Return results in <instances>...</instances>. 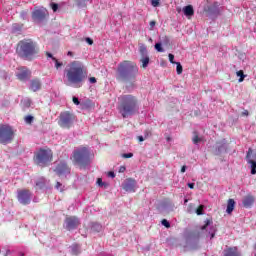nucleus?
<instances>
[{"mask_svg": "<svg viewBox=\"0 0 256 256\" xmlns=\"http://www.w3.org/2000/svg\"><path fill=\"white\" fill-rule=\"evenodd\" d=\"M242 115H243L244 117H249V111H248V110H244V111L242 112Z\"/></svg>", "mask_w": 256, "mask_h": 256, "instance_id": "obj_49", "label": "nucleus"}, {"mask_svg": "<svg viewBox=\"0 0 256 256\" xmlns=\"http://www.w3.org/2000/svg\"><path fill=\"white\" fill-rule=\"evenodd\" d=\"M176 73L177 75H181L183 73V66L181 62H176Z\"/></svg>", "mask_w": 256, "mask_h": 256, "instance_id": "obj_26", "label": "nucleus"}, {"mask_svg": "<svg viewBox=\"0 0 256 256\" xmlns=\"http://www.w3.org/2000/svg\"><path fill=\"white\" fill-rule=\"evenodd\" d=\"M35 118L33 117V116H31V115H28V116H26L25 118H24V120H25V123H27V125H31V123H33V120H34Z\"/></svg>", "mask_w": 256, "mask_h": 256, "instance_id": "obj_30", "label": "nucleus"}, {"mask_svg": "<svg viewBox=\"0 0 256 256\" xmlns=\"http://www.w3.org/2000/svg\"><path fill=\"white\" fill-rule=\"evenodd\" d=\"M212 223H213L212 219H206L205 224L201 227V231H205V229H207L208 226L211 225Z\"/></svg>", "mask_w": 256, "mask_h": 256, "instance_id": "obj_27", "label": "nucleus"}, {"mask_svg": "<svg viewBox=\"0 0 256 256\" xmlns=\"http://www.w3.org/2000/svg\"><path fill=\"white\" fill-rule=\"evenodd\" d=\"M118 101V111L123 119H127V117H131V115L139 113V100L134 95H121Z\"/></svg>", "mask_w": 256, "mask_h": 256, "instance_id": "obj_3", "label": "nucleus"}, {"mask_svg": "<svg viewBox=\"0 0 256 256\" xmlns=\"http://www.w3.org/2000/svg\"><path fill=\"white\" fill-rule=\"evenodd\" d=\"M137 75H139V67L137 66V63L124 60L118 65L116 74L117 81L133 85L137 79Z\"/></svg>", "mask_w": 256, "mask_h": 256, "instance_id": "obj_1", "label": "nucleus"}, {"mask_svg": "<svg viewBox=\"0 0 256 256\" xmlns=\"http://www.w3.org/2000/svg\"><path fill=\"white\" fill-rule=\"evenodd\" d=\"M185 171H187V166H182L181 173H185Z\"/></svg>", "mask_w": 256, "mask_h": 256, "instance_id": "obj_52", "label": "nucleus"}, {"mask_svg": "<svg viewBox=\"0 0 256 256\" xmlns=\"http://www.w3.org/2000/svg\"><path fill=\"white\" fill-rule=\"evenodd\" d=\"M16 53L21 59H27L31 61L35 59V56L39 54V48L37 44L31 39H24L18 42L16 47Z\"/></svg>", "mask_w": 256, "mask_h": 256, "instance_id": "obj_4", "label": "nucleus"}, {"mask_svg": "<svg viewBox=\"0 0 256 256\" xmlns=\"http://www.w3.org/2000/svg\"><path fill=\"white\" fill-rule=\"evenodd\" d=\"M97 185H99V187H103V179L98 178L97 179Z\"/></svg>", "mask_w": 256, "mask_h": 256, "instance_id": "obj_44", "label": "nucleus"}, {"mask_svg": "<svg viewBox=\"0 0 256 256\" xmlns=\"http://www.w3.org/2000/svg\"><path fill=\"white\" fill-rule=\"evenodd\" d=\"M162 225L166 227V229H169L171 227V224L169 223V221H167V219L162 220Z\"/></svg>", "mask_w": 256, "mask_h": 256, "instance_id": "obj_36", "label": "nucleus"}, {"mask_svg": "<svg viewBox=\"0 0 256 256\" xmlns=\"http://www.w3.org/2000/svg\"><path fill=\"white\" fill-rule=\"evenodd\" d=\"M53 61L55 63V69L59 70L60 67H63V62H59L57 58H53Z\"/></svg>", "mask_w": 256, "mask_h": 256, "instance_id": "obj_31", "label": "nucleus"}, {"mask_svg": "<svg viewBox=\"0 0 256 256\" xmlns=\"http://www.w3.org/2000/svg\"><path fill=\"white\" fill-rule=\"evenodd\" d=\"M224 256H241L237 247H230L224 250Z\"/></svg>", "mask_w": 256, "mask_h": 256, "instance_id": "obj_17", "label": "nucleus"}, {"mask_svg": "<svg viewBox=\"0 0 256 256\" xmlns=\"http://www.w3.org/2000/svg\"><path fill=\"white\" fill-rule=\"evenodd\" d=\"M122 157H124V159H131V157H133V153L123 154Z\"/></svg>", "mask_w": 256, "mask_h": 256, "instance_id": "obj_41", "label": "nucleus"}, {"mask_svg": "<svg viewBox=\"0 0 256 256\" xmlns=\"http://www.w3.org/2000/svg\"><path fill=\"white\" fill-rule=\"evenodd\" d=\"M50 7L54 13H57V11L59 10V4L57 3H54V2L50 3Z\"/></svg>", "mask_w": 256, "mask_h": 256, "instance_id": "obj_29", "label": "nucleus"}, {"mask_svg": "<svg viewBox=\"0 0 256 256\" xmlns=\"http://www.w3.org/2000/svg\"><path fill=\"white\" fill-rule=\"evenodd\" d=\"M123 171H125V166L120 167V172L123 173Z\"/></svg>", "mask_w": 256, "mask_h": 256, "instance_id": "obj_55", "label": "nucleus"}, {"mask_svg": "<svg viewBox=\"0 0 256 256\" xmlns=\"http://www.w3.org/2000/svg\"><path fill=\"white\" fill-rule=\"evenodd\" d=\"M149 61H150L149 55L141 56L140 63H142L141 64L142 69H147V67H149Z\"/></svg>", "mask_w": 256, "mask_h": 256, "instance_id": "obj_21", "label": "nucleus"}, {"mask_svg": "<svg viewBox=\"0 0 256 256\" xmlns=\"http://www.w3.org/2000/svg\"><path fill=\"white\" fill-rule=\"evenodd\" d=\"M46 57H49L50 59H55V57H53V54H51V52H46Z\"/></svg>", "mask_w": 256, "mask_h": 256, "instance_id": "obj_46", "label": "nucleus"}, {"mask_svg": "<svg viewBox=\"0 0 256 256\" xmlns=\"http://www.w3.org/2000/svg\"><path fill=\"white\" fill-rule=\"evenodd\" d=\"M55 172L59 177H61V175H68L69 173H71V168H69V165H67V163L60 162L57 165Z\"/></svg>", "mask_w": 256, "mask_h": 256, "instance_id": "obj_13", "label": "nucleus"}, {"mask_svg": "<svg viewBox=\"0 0 256 256\" xmlns=\"http://www.w3.org/2000/svg\"><path fill=\"white\" fill-rule=\"evenodd\" d=\"M33 199V192L29 189L17 190V200L21 205H29Z\"/></svg>", "mask_w": 256, "mask_h": 256, "instance_id": "obj_9", "label": "nucleus"}, {"mask_svg": "<svg viewBox=\"0 0 256 256\" xmlns=\"http://www.w3.org/2000/svg\"><path fill=\"white\" fill-rule=\"evenodd\" d=\"M155 25H157V22L155 20L150 21V31H153Z\"/></svg>", "mask_w": 256, "mask_h": 256, "instance_id": "obj_40", "label": "nucleus"}, {"mask_svg": "<svg viewBox=\"0 0 256 256\" xmlns=\"http://www.w3.org/2000/svg\"><path fill=\"white\" fill-rule=\"evenodd\" d=\"M90 83H97V78L96 77H91L89 79Z\"/></svg>", "mask_w": 256, "mask_h": 256, "instance_id": "obj_48", "label": "nucleus"}, {"mask_svg": "<svg viewBox=\"0 0 256 256\" xmlns=\"http://www.w3.org/2000/svg\"><path fill=\"white\" fill-rule=\"evenodd\" d=\"M33 159L39 167H48L51 161H53V150L49 147L39 148L34 153Z\"/></svg>", "mask_w": 256, "mask_h": 256, "instance_id": "obj_6", "label": "nucleus"}, {"mask_svg": "<svg viewBox=\"0 0 256 256\" xmlns=\"http://www.w3.org/2000/svg\"><path fill=\"white\" fill-rule=\"evenodd\" d=\"M236 75H237V77H240L239 78V83H243V81H245V73L243 72V70H240V71H238V72H236Z\"/></svg>", "mask_w": 256, "mask_h": 256, "instance_id": "obj_24", "label": "nucleus"}, {"mask_svg": "<svg viewBox=\"0 0 256 256\" xmlns=\"http://www.w3.org/2000/svg\"><path fill=\"white\" fill-rule=\"evenodd\" d=\"M86 43H88V45H93V39L86 38Z\"/></svg>", "mask_w": 256, "mask_h": 256, "instance_id": "obj_47", "label": "nucleus"}, {"mask_svg": "<svg viewBox=\"0 0 256 256\" xmlns=\"http://www.w3.org/2000/svg\"><path fill=\"white\" fill-rule=\"evenodd\" d=\"M251 155H253V149L249 148L246 154V161L250 165L251 174L256 175V161L251 159Z\"/></svg>", "mask_w": 256, "mask_h": 256, "instance_id": "obj_15", "label": "nucleus"}, {"mask_svg": "<svg viewBox=\"0 0 256 256\" xmlns=\"http://www.w3.org/2000/svg\"><path fill=\"white\" fill-rule=\"evenodd\" d=\"M155 49L159 52V53H163V47H161V43H156L155 44Z\"/></svg>", "mask_w": 256, "mask_h": 256, "instance_id": "obj_34", "label": "nucleus"}, {"mask_svg": "<svg viewBox=\"0 0 256 256\" xmlns=\"http://www.w3.org/2000/svg\"><path fill=\"white\" fill-rule=\"evenodd\" d=\"M138 141H140V143H141V142L145 141V138H143V136H138Z\"/></svg>", "mask_w": 256, "mask_h": 256, "instance_id": "obj_53", "label": "nucleus"}, {"mask_svg": "<svg viewBox=\"0 0 256 256\" xmlns=\"http://www.w3.org/2000/svg\"><path fill=\"white\" fill-rule=\"evenodd\" d=\"M199 141H201V138H199V135H194L192 142L194 143V145H197V143H199Z\"/></svg>", "mask_w": 256, "mask_h": 256, "instance_id": "obj_35", "label": "nucleus"}, {"mask_svg": "<svg viewBox=\"0 0 256 256\" xmlns=\"http://www.w3.org/2000/svg\"><path fill=\"white\" fill-rule=\"evenodd\" d=\"M205 206L200 205L197 209H196V215H203V209Z\"/></svg>", "mask_w": 256, "mask_h": 256, "instance_id": "obj_33", "label": "nucleus"}, {"mask_svg": "<svg viewBox=\"0 0 256 256\" xmlns=\"http://www.w3.org/2000/svg\"><path fill=\"white\" fill-rule=\"evenodd\" d=\"M93 229H96V231H101V225L100 224H94Z\"/></svg>", "mask_w": 256, "mask_h": 256, "instance_id": "obj_43", "label": "nucleus"}, {"mask_svg": "<svg viewBox=\"0 0 256 256\" xmlns=\"http://www.w3.org/2000/svg\"><path fill=\"white\" fill-rule=\"evenodd\" d=\"M183 13L186 17H193V15H195V10L192 5H188L183 8Z\"/></svg>", "mask_w": 256, "mask_h": 256, "instance_id": "obj_19", "label": "nucleus"}, {"mask_svg": "<svg viewBox=\"0 0 256 256\" xmlns=\"http://www.w3.org/2000/svg\"><path fill=\"white\" fill-rule=\"evenodd\" d=\"M67 55H68L69 57H73V52L68 51Z\"/></svg>", "mask_w": 256, "mask_h": 256, "instance_id": "obj_54", "label": "nucleus"}, {"mask_svg": "<svg viewBox=\"0 0 256 256\" xmlns=\"http://www.w3.org/2000/svg\"><path fill=\"white\" fill-rule=\"evenodd\" d=\"M234 209H235V200L229 199L228 203H227L226 213L231 215L233 213Z\"/></svg>", "mask_w": 256, "mask_h": 256, "instance_id": "obj_20", "label": "nucleus"}, {"mask_svg": "<svg viewBox=\"0 0 256 256\" xmlns=\"http://www.w3.org/2000/svg\"><path fill=\"white\" fill-rule=\"evenodd\" d=\"M159 1L161 0H151L152 7H159Z\"/></svg>", "mask_w": 256, "mask_h": 256, "instance_id": "obj_39", "label": "nucleus"}, {"mask_svg": "<svg viewBox=\"0 0 256 256\" xmlns=\"http://www.w3.org/2000/svg\"><path fill=\"white\" fill-rule=\"evenodd\" d=\"M185 203H187V199L185 200Z\"/></svg>", "mask_w": 256, "mask_h": 256, "instance_id": "obj_58", "label": "nucleus"}, {"mask_svg": "<svg viewBox=\"0 0 256 256\" xmlns=\"http://www.w3.org/2000/svg\"><path fill=\"white\" fill-rule=\"evenodd\" d=\"M60 192L63 193V188H60Z\"/></svg>", "mask_w": 256, "mask_h": 256, "instance_id": "obj_56", "label": "nucleus"}, {"mask_svg": "<svg viewBox=\"0 0 256 256\" xmlns=\"http://www.w3.org/2000/svg\"><path fill=\"white\" fill-rule=\"evenodd\" d=\"M72 162L80 169H85L91 164V152L87 147H80L74 150L72 155Z\"/></svg>", "mask_w": 256, "mask_h": 256, "instance_id": "obj_5", "label": "nucleus"}, {"mask_svg": "<svg viewBox=\"0 0 256 256\" xmlns=\"http://www.w3.org/2000/svg\"><path fill=\"white\" fill-rule=\"evenodd\" d=\"M189 189H195V183H188Z\"/></svg>", "mask_w": 256, "mask_h": 256, "instance_id": "obj_51", "label": "nucleus"}, {"mask_svg": "<svg viewBox=\"0 0 256 256\" xmlns=\"http://www.w3.org/2000/svg\"><path fill=\"white\" fill-rule=\"evenodd\" d=\"M89 2V0H76V5L77 7H87V3Z\"/></svg>", "mask_w": 256, "mask_h": 256, "instance_id": "obj_25", "label": "nucleus"}, {"mask_svg": "<svg viewBox=\"0 0 256 256\" xmlns=\"http://www.w3.org/2000/svg\"><path fill=\"white\" fill-rule=\"evenodd\" d=\"M215 228H211V230L208 232V235H210V239H213L215 237Z\"/></svg>", "mask_w": 256, "mask_h": 256, "instance_id": "obj_38", "label": "nucleus"}, {"mask_svg": "<svg viewBox=\"0 0 256 256\" xmlns=\"http://www.w3.org/2000/svg\"><path fill=\"white\" fill-rule=\"evenodd\" d=\"M242 203L244 207L249 208L255 203V198L251 195L245 196Z\"/></svg>", "mask_w": 256, "mask_h": 256, "instance_id": "obj_18", "label": "nucleus"}, {"mask_svg": "<svg viewBox=\"0 0 256 256\" xmlns=\"http://www.w3.org/2000/svg\"><path fill=\"white\" fill-rule=\"evenodd\" d=\"M139 52H140L141 57L147 56V46H145V44H140Z\"/></svg>", "mask_w": 256, "mask_h": 256, "instance_id": "obj_22", "label": "nucleus"}, {"mask_svg": "<svg viewBox=\"0 0 256 256\" xmlns=\"http://www.w3.org/2000/svg\"><path fill=\"white\" fill-rule=\"evenodd\" d=\"M137 186V181L133 178H127L123 183H122V189L124 191H127L128 193H135V187Z\"/></svg>", "mask_w": 256, "mask_h": 256, "instance_id": "obj_12", "label": "nucleus"}, {"mask_svg": "<svg viewBox=\"0 0 256 256\" xmlns=\"http://www.w3.org/2000/svg\"><path fill=\"white\" fill-rule=\"evenodd\" d=\"M18 71L19 72L16 74V76L19 81H27V79L31 77V71H29L27 67H20Z\"/></svg>", "mask_w": 256, "mask_h": 256, "instance_id": "obj_14", "label": "nucleus"}, {"mask_svg": "<svg viewBox=\"0 0 256 256\" xmlns=\"http://www.w3.org/2000/svg\"><path fill=\"white\" fill-rule=\"evenodd\" d=\"M20 256H25V254L24 253H21V255Z\"/></svg>", "mask_w": 256, "mask_h": 256, "instance_id": "obj_57", "label": "nucleus"}, {"mask_svg": "<svg viewBox=\"0 0 256 256\" xmlns=\"http://www.w3.org/2000/svg\"><path fill=\"white\" fill-rule=\"evenodd\" d=\"M108 177H111V179H115V172L113 171L108 172Z\"/></svg>", "mask_w": 256, "mask_h": 256, "instance_id": "obj_45", "label": "nucleus"}, {"mask_svg": "<svg viewBox=\"0 0 256 256\" xmlns=\"http://www.w3.org/2000/svg\"><path fill=\"white\" fill-rule=\"evenodd\" d=\"M64 223L65 229H67V231H73L81 225V222L79 221V218H77V216L66 217Z\"/></svg>", "mask_w": 256, "mask_h": 256, "instance_id": "obj_11", "label": "nucleus"}, {"mask_svg": "<svg viewBox=\"0 0 256 256\" xmlns=\"http://www.w3.org/2000/svg\"><path fill=\"white\" fill-rule=\"evenodd\" d=\"M15 139V130L9 124H0V143L1 145H9Z\"/></svg>", "mask_w": 256, "mask_h": 256, "instance_id": "obj_7", "label": "nucleus"}, {"mask_svg": "<svg viewBox=\"0 0 256 256\" xmlns=\"http://www.w3.org/2000/svg\"><path fill=\"white\" fill-rule=\"evenodd\" d=\"M68 83L73 85H78V83H83L87 77V68L85 64L81 61H72L68 68L64 71Z\"/></svg>", "mask_w": 256, "mask_h": 256, "instance_id": "obj_2", "label": "nucleus"}, {"mask_svg": "<svg viewBox=\"0 0 256 256\" xmlns=\"http://www.w3.org/2000/svg\"><path fill=\"white\" fill-rule=\"evenodd\" d=\"M223 149H225V146L221 145L215 150V155H221L223 153Z\"/></svg>", "mask_w": 256, "mask_h": 256, "instance_id": "obj_32", "label": "nucleus"}, {"mask_svg": "<svg viewBox=\"0 0 256 256\" xmlns=\"http://www.w3.org/2000/svg\"><path fill=\"white\" fill-rule=\"evenodd\" d=\"M168 59H169L170 63L177 64V62H175V55H173V54L168 55Z\"/></svg>", "mask_w": 256, "mask_h": 256, "instance_id": "obj_37", "label": "nucleus"}, {"mask_svg": "<svg viewBox=\"0 0 256 256\" xmlns=\"http://www.w3.org/2000/svg\"><path fill=\"white\" fill-rule=\"evenodd\" d=\"M72 101H73L74 105H79L80 104L79 98H77V97H73Z\"/></svg>", "mask_w": 256, "mask_h": 256, "instance_id": "obj_42", "label": "nucleus"}, {"mask_svg": "<svg viewBox=\"0 0 256 256\" xmlns=\"http://www.w3.org/2000/svg\"><path fill=\"white\" fill-rule=\"evenodd\" d=\"M49 17V11L45 8L37 9L32 12V19L37 23H41V21H45Z\"/></svg>", "mask_w": 256, "mask_h": 256, "instance_id": "obj_10", "label": "nucleus"}, {"mask_svg": "<svg viewBox=\"0 0 256 256\" xmlns=\"http://www.w3.org/2000/svg\"><path fill=\"white\" fill-rule=\"evenodd\" d=\"M41 80L39 78H34L30 81V91L33 93H37V91H41Z\"/></svg>", "mask_w": 256, "mask_h": 256, "instance_id": "obj_16", "label": "nucleus"}, {"mask_svg": "<svg viewBox=\"0 0 256 256\" xmlns=\"http://www.w3.org/2000/svg\"><path fill=\"white\" fill-rule=\"evenodd\" d=\"M55 187L56 189H61V187H63V184H61V182H57Z\"/></svg>", "mask_w": 256, "mask_h": 256, "instance_id": "obj_50", "label": "nucleus"}, {"mask_svg": "<svg viewBox=\"0 0 256 256\" xmlns=\"http://www.w3.org/2000/svg\"><path fill=\"white\" fill-rule=\"evenodd\" d=\"M45 186V178H41L36 182V187H39V189H42V187Z\"/></svg>", "mask_w": 256, "mask_h": 256, "instance_id": "obj_28", "label": "nucleus"}, {"mask_svg": "<svg viewBox=\"0 0 256 256\" xmlns=\"http://www.w3.org/2000/svg\"><path fill=\"white\" fill-rule=\"evenodd\" d=\"M79 253H81V246L80 245H73L72 246V254L73 255H79Z\"/></svg>", "mask_w": 256, "mask_h": 256, "instance_id": "obj_23", "label": "nucleus"}, {"mask_svg": "<svg viewBox=\"0 0 256 256\" xmlns=\"http://www.w3.org/2000/svg\"><path fill=\"white\" fill-rule=\"evenodd\" d=\"M76 117L69 111L62 112L59 116L58 125L62 129H71L75 124Z\"/></svg>", "mask_w": 256, "mask_h": 256, "instance_id": "obj_8", "label": "nucleus"}]
</instances>
